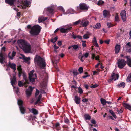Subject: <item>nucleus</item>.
Wrapping results in <instances>:
<instances>
[{"mask_svg": "<svg viewBox=\"0 0 131 131\" xmlns=\"http://www.w3.org/2000/svg\"><path fill=\"white\" fill-rule=\"evenodd\" d=\"M18 43L19 47L25 52L29 53L33 52L32 49L31 48L30 44L27 41L21 39L18 41Z\"/></svg>", "mask_w": 131, "mask_h": 131, "instance_id": "nucleus-1", "label": "nucleus"}, {"mask_svg": "<svg viewBox=\"0 0 131 131\" xmlns=\"http://www.w3.org/2000/svg\"><path fill=\"white\" fill-rule=\"evenodd\" d=\"M34 62L35 64L42 68H44L46 66L45 59L38 55L36 56L34 58Z\"/></svg>", "mask_w": 131, "mask_h": 131, "instance_id": "nucleus-2", "label": "nucleus"}, {"mask_svg": "<svg viewBox=\"0 0 131 131\" xmlns=\"http://www.w3.org/2000/svg\"><path fill=\"white\" fill-rule=\"evenodd\" d=\"M41 27L38 25L33 26L30 31V34L32 35H37L40 32Z\"/></svg>", "mask_w": 131, "mask_h": 131, "instance_id": "nucleus-3", "label": "nucleus"}, {"mask_svg": "<svg viewBox=\"0 0 131 131\" xmlns=\"http://www.w3.org/2000/svg\"><path fill=\"white\" fill-rule=\"evenodd\" d=\"M34 70H32L29 73V79L31 82H34L35 79H36L37 76L35 73L34 74Z\"/></svg>", "mask_w": 131, "mask_h": 131, "instance_id": "nucleus-4", "label": "nucleus"}, {"mask_svg": "<svg viewBox=\"0 0 131 131\" xmlns=\"http://www.w3.org/2000/svg\"><path fill=\"white\" fill-rule=\"evenodd\" d=\"M11 83L12 85L14 88V90L15 91L17 94H18L19 92V89L18 87L14 88V85L16 82V78L15 76H14L12 79H11Z\"/></svg>", "mask_w": 131, "mask_h": 131, "instance_id": "nucleus-5", "label": "nucleus"}, {"mask_svg": "<svg viewBox=\"0 0 131 131\" xmlns=\"http://www.w3.org/2000/svg\"><path fill=\"white\" fill-rule=\"evenodd\" d=\"M56 6L53 5L51 7H49L45 8L43 11L44 14H48V13H52L53 10L56 7Z\"/></svg>", "mask_w": 131, "mask_h": 131, "instance_id": "nucleus-6", "label": "nucleus"}, {"mask_svg": "<svg viewBox=\"0 0 131 131\" xmlns=\"http://www.w3.org/2000/svg\"><path fill=\"white\" fill-rule=\"evenodd\" d=\"M118 67L120 68H123L125 65L126 62L123 59H119L117 62Z\"/></svg>", "mask_w": 131, "mask_h": 131, "instance_id": "nucleus-7", "label": "nucleus"}, {"mask_svg": "<svg viewBox=\"0 0 131 131\" xmlns=\"http://www.w3.org/2000/svg\"><path fill=\"white\" fill-rule=\"evenodd\" d=\"M23 101L20 99L18 100V104L19 106L20 110L21 113L24 114L25 113V109L22 105Z\"/></svg>", "mask_w": 131, "mask_h": 131, "instance_id": "nucleus-8", "label": "nucleus"}, {"mask_svg": "<svg viewBox=\"0 0 131 131\" xmlns=\"http://www.w3.org/2000/svg\"><path fill=\"white\" fill-rule=\"evenodd\" d=\"M58 9L59 10H61L64 14H67L69 13L71 14H72L73 13V12L74 11V10L73 9H68L66 13H65V10L63 8L62 6H59L58 7Z\"/></svg>", "mask_w": 131, "mask_h": 131, "instance_id": "nucleus-9", "label": "nucleus"}, {"mask_svg": "<svg viewBox=\"0 0 131 131\" xmlns=\"http://www.w3.org/2000/svg\"><path fill=\"white\" fill-rule=\"evenodd\" d=\"M44 75L46 76L45 78L43 80V82L41 84V85L44 89H46L47 82L48 78V74L46 73L44 74Z\"/></svg>", "mask_w": 131, "mask_h": 131, "instance_id": "nucleus-10", "label": "nucleus"}, {"mask_svg": "<svg viewBox=\"0 0 131 131\" xmlns=\"http://www.w3.org/2000/svg\"><path fill=\"white\" fill-rule=\"evenodd\" d=\"M118 75L117 74H115L113 73L112 75L111 79L108 80V82L109 83H110L112 81L114 80L115 81L116 80L118 79Z\"/></svg>", "mask_w": 131, "mask_h": 131, "instance_id": "nucleus-11", "label": "nucleus"}, {"mask_svg": "<svg viewBox=\"0 0 131 131\" xmlns=\"http://www.w3.org/2000/svg\"><path fill=\"white\" fill-rule=\"evenodd\" d=\"M17 69L19 72V76L20 77L21 76L22 74H23V78L25 79L26 75L25 74L23 73L22 71L20 65L18 66Z\"/></svg>", "mask_w": 131, "mask_h": 131, "instance_id": "nucleus-12", "label": "nucleus"}, {"mask_svg": "<svg viewBox=\"0 0 131 131\" xmlns=\"http://www.w3.org/2000/svg\"><path fill=\"white\" fill-rule=\"evenodd\" d=\"M23 6H22V8L23 9H25L27 7H28L30 4V2L27 0H24V1H22Z\"/></svg>", "mask_w": 131, "mask_h": 131, "instance_id": "nucleus-13", "label": "nucleus"}, {"mask_svg": "<svg viewBox=\"0 0 131 131\" xmlns=\"http://www.w3.org/2000/svg\"><path fill=\"white\" fill-rule=\"evenodd\" d=\"M121 16L122 19L123 21H126V11L125 10H122L121 11Z\"/></svg>", "mask_w": 131, "mask_h": 131, "instance_id": "nucleus-14", "label": "nucleus"}, {"mask_svg": "<svg viewBox=\"0 0 131 131\" xmlns=\"http://www.w3.org/2000/svg\"><path fill=\"white\" fill-rule=\"evenodd\" d=\"M0 62L2 64L4 62V60L6 58V56L4 54L1 52L0 53Z\"/></svg>", "mask_w": 131, "mask_h": 131, "instance_id": "nucleus-15", "label": "nucleus"}, {"mask_svg": "<svg viewBox=\"0 0 131 131\" xmlns=\"http://www.w3.org/2000/svg\"><path fill=\"white\" fill-rule=\"evenodd\" d=\"M80 8L82 10H87L89 8V6H87L85 4H81L80 5Z\"/></svg>", "mask_w": 131, "mask_h": 131, "instance_id": "nucleus-16", "label": "nucleus"}, {"mask_svg": "<svg viewBox=\"0 0 131 131\" xmlns=\"http://www.w3.org/2000/svg\"><path fill=\"white\" fill-rule=\"evenodd\" d=\"M126 50L127 51L131 52V43H127L125 46Z\"/></svg>", "mask_w": 131, "mask_h": 131, "instance_id": "nucleus-17", "label": "nucleus"}, {"mask_svg": "<svg viewBox=\"0 0 131 131\" xmlns=\"http://www.w3.org/2000/svg\"><path fill=\"white\" fill-rule=\"evenodd\" d=\"M25 80V82L23 84V83L21 82V81H19L18 82V85L20 87L22 86H23V85H24V86L25 87H26L27 86V85H26V84L28 83L27 82V80L26 79V76L25 79L23 78Z\"/></svg>", "mask_w": 131, "mask_h": 131, "instance_id": "nucleus-18", "label": "nucleus"}, {"mask_svg": "<svg viewBox=\"0 0 131 131\" xmlns=\"http://www.w3.org/2000/svg\"><path fill=\"white\" fill-rule=\"evenodd\" d=\"M103 15L105 18L109 17L110 16V12L108 10H104L103 12Z\"/></svg>", "mask_w": 131, "mask_h": 131, "instance_id": "nucleus-19", "label": "nucleus"}, {"mask_svg": "<svg viewBox=\"0 0 131 131\" xmlns=\"http://www.w3.org/2000/svg\"><path fill=\"white\" fill-rule=\"evenodd\" d=\"M71 27H68L67 28L65 29L63 28H60V30L61 32L63 33L67 32L68 31H70L71 30Z\"/></svg>", "mask_w": 131, "mask_h": 131, "instance_id": "nucleus-20", "label": "nucleus"}, {"mask_svg": "<svg viewBox=\"0 0 131 131\" xmlns=\"http://www.w3.org/2000/svg\"><path fill=\"white\" fill-rule=\"evenodd\" d=\"M16 52L13 51L12 53L10 52L8 54V56L9 58L10 59L12 60L14 59V57L16 54Z\"/></svg>", "mask_w": 131, "mask_h": 131, "instance_id": "nucleus-21", "label": "nucleus"}, {"mask_svg": "<svg viewBox=\"0 0 131 131\" xmlns=\"http://www.w3.org/2000/svg\"><path fill=\"white\" fill-rule=\"evenodd\" d=\"M32 90L31 86H29L28 89L26 90V93L27 96H29L31 95Z\"/></svg>", "mask_w": 131, "mask_h": 131, "instance_id": "nucleus-22", "label": "nucleus"}, {"mask_svg": "<svg viewBox=\"0 0 131 131\" xmlns=\"http://www.w3.org/2000/svg\"><path fill=\"white\" fill-rule=\"evenodd\" d=\"M8 66L13 69L14 71L16 70V65L14 63H11L10 62L8 63Z\"/></svg>", "mask_w": 131, "mask_h": 131, "instance_id": "nucleus-23", "label": "nucleus"}, {"mask_svg": "<svg viewBox=\"0 0 131 131\" xmlns=\"http://www.w3.org/2000/svg\"><path fill=\"white\" fill-rule=\"evenodd\" d=\"M29 111L31 113H32L34 115H37L38 113V112L36 109L34 108H29Z\"/></svg>", "mask_w": 131, "mask_h": 131, "instance_id": "nucleus-24", "label": "nucleus"}, {"mask_svg": "<svg viewBox=\"0 0 131 131\" xmlns=\"http://www.w3.org/2000/svg\"><path fill=\"white\" fill-rule=\"evenodd\" d=\"M121 48V46L119 45H117L115 47V51L116 53H118L119 52Z\"/></svg>", "mask_w": 131, "mask_h": 131, "instance_id": "nucleus-25", "label": "nucleus"}, {"mask_svg": "<svg viewBox=\"0 0 131 131\" xmlns=\"http://www.w3.org/2000/svg\"><path fill=\"white\" fill-rule=\"evenodd\" d=\"M74 101L75 103L79 104L80 103V99L77 96L74 97Z\"/></svg>", "mask_w": 131, "mask_h": 131, "instance_id": "nucleus-26", "label": "nucleus"}, {"mask_svg": "<svg viewBox=\"0 0 131 131\" xmlns=\"http://www.w3.org/2000/svg\"><path fill=\"white\" fill-rule=\"evenodd\" d=\"M16 0H5V2L9 4L10 6L13 5L14 2Z\"/></svg>", "mask_w": 131, "mask_h": 131, "instance_id": "nucleus-27", "label": "nucleus"}, {"mask_svg": "<svg viewBox=\"0 0 131 131\" xmlns=\"http://www.w3.org/2000/svg\"><path fill=\"white\" fill-rule=\"evenodd\" d=\"M124 58H126L127 59V64L129 66L131 67V58H129L127 56H125Z\"/></svg>", "mask_w": 131, "mask_h": 131, "instance_id": "nucleus-28", "label": "nucleus"}, {"mask_svg": "<svg viewBox=\"0 0 131 131\" xmlns=\"http://www.w3.org/2000/svg\"><path fill=\"white\" fill-rule=\"evenodd\" d=\"M89 22L87 20H82L81 23L82 26L84 27H86L88 24Z\"/></svg>", "mask_w": 131, "mask_h": 131, "instance_id": "nucleus-29", "label": "nucleus"}, {"mask_svg": "<svg viewBox=\"0 0 131 131\" xmlns=\"http://www.w3.org/2000/svg\"><path fill=\"white\" fill-rule=\"evenodd\" d=\"M47 19L46 17L43 16L39 17L38 18V21L39 23H40L42 21H44Z\"/></svg>", "mask_w": 131, "mask_h": 131, "instance_id": "nucleus-30", "label": "nucleus"}, {"mask_svg": "<svg viewBox=\"0 0 131 131\" xmlns=\"http://www.w3.org/2000/svg\"><path fill=\"white\" fill-rule=\"evenodd\" d=\"M91 35V34L89 32H87L86 33L83 35V38L84 39H88L89 38V36Z\"/></svg>", "mask_w": 131, "mask_h": 131, "instance_id": "nucleus-31", "label": "nucleus"}, {"mask_svg": "<svg viewBox=\"0 0 131 131\" xmlns=\"http://www.w3.org/2000/svg\"><path fill=\"white\" fill-rule=\"evenodd\" d=\"M123 104L125 107L131 111V106L125 103H124Z\"/></svg>", "mask_w": 131, "mask_h": 131, "instance_id": "nucleus-32", "label": "nucleus"}, {"mask_svg": "<svg viewBox=\"0 0 131 131\" xmlns=\"http://www.w3.org/2000/svg\"><path fill=\"white\" fill-rule=\"evenodd\" d=\"M92 42L94 45L96 47H98L99 45L97 42L96 38L95 37H94L93 38Z\"/></svg>", "mask_w": 131, "mask_h": 131, "instance_id": "nucleus-33", "label": "nucleus"}, {"mask_svg": "<svg viewBox=\"0 0 131 131\" xmlns=\"http://www.w3.org/2000/svg\"><path fill=\"white\" fill-rule=\"evenodd\" d=\"M53 126L54 128L57 130H58L60 129V124L58 123H56Z\"/></svg>", "mask_w": 131, "mask_h": 131, "instance_id": "nucleus-34", "label": "nucleus"}, {"mask_svg": "<svg viewBox=\"0 0 131 131\" xmlns=\"http://www.w3.org/2000/svg\"><path fill=\"white\" fill-rule=\"evenodd\" d=\"M125 86V84L124 82L121 83L117 85L116 86L117 87L119 88L120 87H123L124 88Z\"/></svg>", "mask_w": 131, "mask_h": 131, "instance_id": "nucleus-35", "label": "nucleus"}, {"mask_svg": "<svg viewBox=\"0 0 131 131\" xmlns=\"http://www.w3.org/2000/svg\"><path fill=\"white\" fill-rule=\"evenodd\" d=\"M100 101L101 104L103 105H105L106 103V100L102 98L101 99Z\"/></svg>", "mask_w": 131, "mask_h": 131, "instance_id": "nucleus-36", "label": "nucleus"}, {"mask_svg": "<svg viewBox=\"0 0 131 131\" xmlns=\"http://www.w3.org/2000/svg\"><path fill=\"white\" fill-rule=\"evenodd\" d=\"M101 26L100 23H97L95 26H93V27L94 28L99 29L101 27Z\"/></svg>", "mask_w": 131, "mask_h": 131, "instance_id": "nucleus-37", "label": "nucleus"}, {"mask_svg": "<svg viewBox=\"0 0 131 131\" xmlns=\"http://www.w3.org/2000/svg\"><path fill=\"white\" fill-rule=\"evenodd\" d=\"M41 97H42L41 95V94L39 95L37 100V101H36V102L35 103V104H36L39 103H40V99Z\"/></svg>", "mask_w": 131, "mask_h": 131, "instance_id": "nucleus-38", "label": "nucleus"}, {"mask_svg": "<svg viewBox=\"0 0 131 131\" xmlns=\"http://www.w3.org/2000/svg\"><path fill=\"white\" fill-rule=\"evenodd\" d=\"M109 112L114 118H116V115L115 114L114 112L112 110H110Z\"/></svg>", "mask_w": 131, "mask_h": 131, "instance_id": "nucleus-39", "label": "nucleus"}, {"mask_svg": "<svg viewBox=\"0 0 131 131\" xmlns=\"http://www.w3.org/2000/svg\"><path fill=\"white\" fill-rule=\"evenodd\" d=\"M126 80L127 82H130L131 81V73L129 75L127 79Z\"/></svg>", "mask_w": 131, "mask_h": 131, "instance_id": "nucleus-40", "label": "nucleus"}, {"mask_svg": "<svg viewBox=\"0 0 131 131\" xmlns=\"http://www.w3.org/2000/svg\"><path fill=\"white\" fill-rule=\"evenodd\" d=\"M84 118L86 119L90 120L91 118V117L88 114H85L84 116Z\"/></svg>", "mask_w": 131, "mask_h": 131, "instance_id": "nucleus-41", "label": "nucleus"}, {"mask_svg": "<svg viewBox=\"0 0 131 131\" xmlns=\"http://www.w3.org/2000/svg\"><path fill=\"white\" fill-rule=\"evenodd\" d=\"M79 92L80 94H82L83 92V91L82 89L80 87L78 88Z\"/></svg>", "mask_w": 131, "mask_h": 131, "instance_id": "nucleus-42", "label": "nucleus"}, {"mask_svg": "<svg viewBox=\"0 0 131 131\" xmlns=\"http://www.w3.org/2000/svg\"><path fill=\"white\" fill-rule=\"evenodd\" d=\"M72 46L73 49L75 50H76L79 48V46L77 45H74Z\"/></svg>", "mask_w": 131, "mask_h": 131, "instance_id": "nucleus-43", "label": "nucleus"}, {"mask_svg": "<svg viewBox=\"0 0 131 131\" xmlns=\"http://www.w3.org/2000/svg\"><path fill=\"white\" fill-rule=\"evenodd\" d=\"M104 2L102 0H100L97 3V4L98 5H101L103 4Z\"/></svg>", "mask_w": 131, "mask_h": 131, "instance_id": "nucleus-44", "label": "nucleus"}, {"mask_svg": "<svg viewBox=\"0 0 131 131\" xmlns=\"http://www.w3.org/2000/svg\"><path fill=\"white\" fill-rule=\"evenodd\" d=\"M57 37H55L53 39H52L51 40V42L53 43L57 41Z\"/></svg>", "mask_w": 131, "mask_h": 131, "instance_id": "nucleus-45", "label": "nucleus"}, {"mask_svg": "<svg viewBox=\"0 0 131 131\" xmlns=\"http://www.w3.org/2000/svg\"><path fill=\"white\" fill-rule=\"evenodd\" d=\"M80 73H82L83 72V68L82 67H80L78 69Z\"/></svg>", "mask_w": 131, "mask_h": 131, "instance_id": "nucleus-46", "label": "nucleus"}, {"mask_svg": "<svg viewBox=\"0 0 131 131\" xmlns=\"http://www.w3.org/2000/svg\"><path fill=\"white\" fill-rule=\"evenodd\" d=\"M30 58L29 57H25L24 59V62H26L28 61L30 59Z\"/></svg>", "mask_w": 131, "mask_h": 131, "instance_id": "nucleus-47", "label": "nucleus"}, {"mask_svg": "<svg viewBox=\"0 0 131 131\" xmlns=\"http://www.w3.org/2000/svg\"><path fill=\"white\" fill-rule=\"evenodd\" d=\"M89 55V53H86L84 54V55L82 56V58H84V57L85 58H87Z\"/></svg>", "mask_w": 131, "mask_h": 131, "instance_id": "nucleus-48", "label": "nucleus"}, {"mask_svg": "<svg viewBox=\"0 0 131 131\" xmlns=\"http://www.w3.org/2000/svg\"><path fill=\"white\" fill-rule=\"evenodd\" d=\"M81 21V20L80 19L79 20H78L77 21L73 23V24L75 25H77Z\"/></svg>", "mask_w": 131, "mask_h": 131, "instance_id": "nucleus-49", "label": "nucleus"}, {"mask_svg": "<svg viewBox=\"0 0 131 131\" xmlns=\"http://www.w3.org/2000/svg\"><path fill=\"white\" fill-rule=\"evenodd\" d=\"M115 20L116 21H119V17L117 15H116L115 17Z\"/></svg>", "mask_w": 131, "mask_h": 131, "instance_id": "nucleus-50", "label": "nucleus"}, {"mask_svg": "<svg viewBox=\"0 0 131 131\" xmlns=\"http://www.w3.org/2000/svg\"><path fill=\"white\" fill-rule=\"evenodd\" d=\"M107 25L108 26V27L109 28H110L111 27H112L113 26L112 25V24L111 23H107Z\"/></svg>", "mask_w": 131, "mask_h": 131, "instance_id": "nucleus-51", "label": "nucleus"}, {"mask_svg": "<svg viewBox=\"0 0 131 131\" xmlns=\"http://www.w3.org/2000/svg\"><path fill=\"white\" fill-rule=\"evenodd\" d=\"M39 91L37 89H36V92L35 93L36 96L39 94Z\"/></svg>", "mask_w": 131, "mask_h": 131, "instance_id": "nucleus-52", "label": "nucleus"}, {"mask_svg": "<svg viewBox=\"0 0 131 131\" xmlns=\"http://www.w3.org/2000/svg\"><path fill=\"white\" fill-rule=\"evenodd\" d=\"M82 102H88V99L86 98L82 100Z\"/></svg>", "mask_w": 131, "mask_h": 131, "instance_id": "nucleus-53", "label": "nucleus"}, {"mask_svg": "<svg viewBox=\"0 0 131 131\" xmlns=\"http://www.w3.org/2000/svg\"><path fill=\"white\" fill-rule=\"evenodd\" d=\"M20 55L21 56H19V58L20 59H24L25 57L24 55L21 54H20Z\"/></svg>", "mask_w": 131, "mask_h": 131, "instance_id": "nucleus-54", "label": "nucleus"}, {"mask_svg": "<svg viewBox=\"0 0 131 131\" xmlns=\"http://www.w3.org/2000/svg\"><path fill=\"white\" fill-rule=\"evenodd\" d=\"M91 122L93 124H95L96 123L95 121L93 119H92L91 121Z\"/></svg>", "mask_w": 131, "mask_h": 131, "instance_id": "nucleus-55", "label": "nucleus"}, {"mask_svg": "<svg viewBox=\"0 0 131 131\" xmlns=\"http://www.w3.org/2000/svg\"><path fill=\"white\" fill-rule=\"evenodd\" d=\"M64 122L65 123H68L69 122V120L67 118H65L64 120Z\"/></svg>", "mask_w": 131, "mask_h": 131, "instance_id": "nucleus-56", "label": "nucleus"}, {"mask_svg": "<svg viewBox=\"0 0 131 131\" xmlns=\"http://www.w3.org/2000/svg\"><path fill=\"white\" fill-rule=\"evenodd\" d=\"M76 37L77 38H78L79 39H82V37L80 35H77L76 36Z\"/></svg>", "mask_w": 131, "mask_h": 131, "instance_id": "nucleus-57", "label": "nucleus"}, {"mask_svg": "<svg viewBox=\"0 0 131 131\" xmlns=\"http://www.w3.org/2000/svg\"><path fill=\"white\" fill-rule=\"evenodd\" d=\"M98 86V85L97 84H95L94 85H93L92 86H90L91 88H95L96 87H97Z\"/></svg>", "mask_w": 131, "mask_h": 131, "instance_id": "nucleus-58", "label": "nucleus"}, {"mask_svg": "<svg viewBox=\"0 0 131 131\" xmlns=\"http://www.w3.org/2000/svg\"><path fill=\"white\" fill-rule=\"evenodd\" d=\"M95 58V55L94 54H92V59H93Z\"/></svg>", "mask_w": 131, "mask_h": 131, "instance_id": "nucleus-59", "label": "nucleus"}, {"mask_svg": "<svg viewBox=\"0 0 131 131\" xmlns=\"http://www.w3.org/2000/svg\"><path fill=\"white\" fill-rule=\"evenodd\" d=\"M110 41L109 40H106L104 41V42L106 43L107 44H109V43Z\"/></svg>", "mask_w": 131, "mask_h": 131, "instance_id": "nucleus-60", "label": "nucleus"}, {"mask_svg": "<svg viewBox=\"0 0 131 131\" xmlns=\"http://www.w3.org/2000/svg\"><path fill=\"white\" fill-rule=\"evenodd\" d=\"M101 65V63H98L97 64L95 65V67L96 68H97L98 67V66L99 65Z\"/></svg>", "mask_w": 131, "mask_h": 131, "instance_id": "nucleus-61", "label": "nucleus"}, {"mask_svg": "<svg viewBox=\"0 0 131 131\" xmlns=\"http://www.w3.org/2000/svg\"><path fill=\"white\" fill-rule=\"evenodd\" d=\"M123 112V110L122 109H121L119 110V111H118V113L120 114L122 113Z\"/></svg>", "mask_w": 131, "mask_h": 131, "instance_id": "nucleus-62", "label": "nucleus"}, {"mask_svg": "<svg viewBox=\"0 0 131 131\" xmlns=\"http://www.w3.org/2000/svg\"><path fill=\"white\" fill-rule=\"evenodd\" d=\"M58 43L59 46H61L62 44V42L61 41H59L58 42Z\"/></svg>", "mask_w": 131, "mask_h": 131, "instance_id": "nucleus-63", "label": "nucleus"}, {"mask_svg": "<svg viewBox=\"0 0 131 131\" xmlns=\"http://www.w3.org/2000/svg\"><path fill=\"white\" fill-rule=\"evenodd\" d=\"M54 47L55 49H56L58 48V47L55 44L54 45Z\"/></svg>", "mask_w": 131, "mask_h": 131, "instance_id": "nucleus-64", "label": "nucleus"}]
</instances>
